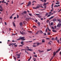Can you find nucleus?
I'll list each match as a JSON object with an SVG mask.
<instances>
[{"mask_svg": "<svg viewBox=\"0 0 61 61\" xmlns=\"http://www.w3.org/2000/svg\"><path fill=\"white\" fill-rule=\"evenodd\" d=\"M26 47L27 48V49L26 50H27V51H33V50L31 49H29V48L28 47L26 46Z\"/></svg>", "mask_w": 61, "mask_h": 61, "instance_id": "f257e3e1", "label": "nucleus"}, {"mask_svg": "<svg viewBox=\"0 0 61 61\" xmlns=\"http://www.w3.org/2000/svg\"><path fill=\"white\" fill-rule=\"evenodd\" d=\"M61 26V22L60 23V22H59L58 24V25H57V27H60V26Z\"/></svg>", "mask_w": 61, "mask_h": 61, "instance_id": "f03ea898", "label": "nucleus"}, {"mask_svg": "<svg viewBox=\"0 0 61 61\" xmlns=\"http://www.w3.org/2000/svg\"><path fill=\"white\" fill-rule=\"evenodd\" d=\"M48 2L47 3H45L44 4H43V5L44 6V5H45V7H44V8H46V5H48Z\"/></svg>", "mask_w": 61, "mask_h": 61, "instance_id": "7ed1b4c3", "label": "nucleus"}, {"mask_svg": "<svg viewBox=\"0 0 61 61\" xmlns=\"http://www.w3.org/2000/svg\"><path fill=\"white\" fill-rule=\"evenodd\" d=\"M20 40H23V41H24V40H25V39H24L25 38V37H20Z\"/></svg>", "mask_w": 61, "mask_h": 61, "instance_id": "20e7f679", "label": "nucleus"}, {"mask_svg": "<svg viewBox=\"0 0 61 61\" xmlns=\"http://www.w3.org/2000/svg\"><path fill=\"white\" fill-rule=\"evenodd\" d=\"M31 5V2L30 1H29L28 3V4L27 5V6H30V5Z\"/></svg>", "mask_w": 61, "mask_h": 61, "instance_id": "39448f33", "label": "nucleus"}, {"mask_svg": "<svg viewBox=\"0 0 61 61\" xmlns=\"http://www.w3.org/2000/svg\"><path fill=\"white\" fill-rule=\"evenodd\" d=\"M16 56H18V57L17 58H20V54H16Z\"/></svg>", "mask_w": 61, "mask_h": 61, "instance_id": "423d86ee", "label": "nucleus"}, {"mask_svg": "<svg viewBox=\"0 0 61 61\" xmlns=\"http://www.w3.org/2000/svg\"><path fill=\"white\" fill-rule=\"evenodd\" d=\"M0 8L1 9H0V11H1V12H2V11H3V9L2 8V6L0 5Z\"/></svg>", "mask_w": 61, "mask_h": 61, "instance_id": "0eeeda50", "label": "nucleus"}, {"mask_svg": "<svg viewBox=\"0 0 61 61\" xmlns=\"http://www.w3.org/2000/svg\"><path fill=\"white\" fill-rule=\"evenodd\" d=\"M60 6V5H55L54 6V7H57L58 6Z\"/></svg>", "mask_w": 61, "mask_h": 61, "instance_id": "6e6552de", "label": "nucleus"}, {"mask_svg": "<svg viewBox=\"0 0 61 61\" xmlns=\"http://www.w3.org/2000/svg\"><path fill=\"white\" fill-rule=\"evenodd\" d=\"M12 24L14 26H15V23L14 22H13Z\"/></svg>", "mask_w": 61, "mask_h": 61, "instance_id": "1a4fd4ad", "label": "nucleus"}, {"mask_svg": "<svg viewBox=\"0 0 61 61\" xmlns=\"http://www.w3.org/2000/svg\"><path fill=\"white\" fill-rule=\"evenodd\" d=\"M60 48L58 49V50H57L56 51V53H57L58 51H60Z\"/></svg>", "mask_w": 61, "mask_h": 61, "instance_id": "9d476101", "label": "nucleus"}, {"mask_svg": "<svg viewBox=\"0 0 61 61\" xmlns=\"http://www.w3.org/2000/svg\"><path fill=\"white\" fill-rule=\"evenodd\" d=\"M38 51H39L40 53H41V52H44V51H41L40 50H38Z\"/></svg>", "mask_w": 61, "mask_h": 61, "instance_id": "9b49d317", "label": "nucleus"}, {"mask_svg": "<svg viewBox=\"0 0 61 61\" xmlns=\"http://www.w3.org/2000/svg\"><path fill=\"white\" fill-rule=\"evenodd\" d=\"M54 17V16H52L51 17L49 18V19H51L53 18Z\"/></svg>", "mask_w": 61, "mask_h": 61, "instance_id": "f8f14e48", "label": "nucleus"}, {"mask_svg": "<svg viewBox=\"0 0 61 61\" xmlns=\"http://www.w3.org/2000/svg\"><path fill=\"white\" fill-rule=\"evenodd\" d=\"M20 26H22V25H23V24L22 23V22H20Z\"/></svg>", "mask_w": 61, "mask_h": 61, "instance_id": "ddd939ff", "label": "nucleus"}, {"mask_svg": "<svg viewBox=\"0 0 61 61\" xmlns=\"http://www.w3.org/2000/svg\"><path fill=\"white\" fill-rule=\"evenodd\" d=\"M53 21H56V19H54L53 20Z\"/></svg>", "mask_w": 61, "mask_h": 61, "instance_id": "4468645a", "label": "nucleus"}, {"mask_svg": "<svg viewBox=\"0 0 61 61\" xmlns=\"http://www.w3.org/2000/svg\"><path fill=\"white\" fill-rule=\"evenodd\" d=\"M56 5H59V4H60V2H57V3H56Z\"/></svg>", "mask_w": 61, "mask_h": 61, "instance_id": "2eb2a0df", "label": "nucleus"}, {"mask_svg": "<svg viewBox=\"0 0 61 61\" xmlns=\"http://www.w3.org/2000/svg\"><path fill=\"white\" fill-rule=\"evenodd\" d=\"M1 2L2 3H4V2L5 3H6V2H5V0H3L2 1H1Z\"/></svg>", "mask_w": 61, "mask_h": 61, "instance_id": "dca6fc26", "label": "nucleus"}, {"mask_svg": "<svg viewBox=\"0 0 61 61\" xmlns=\"http://www.w3.org/2000/svg\"><path fill=\"white\" fill-rule=\"evenodd\" d=\"M37 24H38V25L39 26H40V23L39 22H38V23H37Z\"/></svg>", "mask_w": 61, "mask_h": 61, "instance_id": "f3484780", "label": "nucleus"}, {"mask_svg": "<svg viewBox=\"0 0 61 61\" xmlns=\"http://www.w3.org/2000/svg\"><path fill=\"white\" fill-rule=\"evenodd\" d=\"M54 5V3H53L51 5V8H53V5Z\"/></svg>", "mask_w": 61, "mask_h": 61, "instance_id": "a211bd4d", "label": "nucleus"}, {"mask_svg": "<svg viewBox=\"0 0 61 61\" xmlns=\"http://www.w3.org/2000/svg\"><path fill=\"white\" fill-rule=\"evenodd\" d=\"M56 52L55 53V52H54L53 53V54H54V56H55L56 55Z\"/></svg>", "mask_w": 61, "mask_h": 61, "instance_id": "6ab92c4d", "label": "nucleus"}, {"mask_svg": "<svg viewBox=\"0 0 61 61\" xmlns=\"http://www.w3.org/2000/svg\"><path fill=\"white\" fill-rule=\"evenodd\" d=\"M17 18H19V16L18 15H17Z\"/></svg>", "mask_w": 61, "mask_h": 61, "instance_id": "aec40b11", "label": "nucleus"}, {"mask_svg": "<svg viewBox=\"0 0 61 61\" xmlns=\"http://www.w3.org/2000/svg\"><path fill=\"white\" fill-rule=\"evenodd\" d=\"M39 33V31H38L36 33V35H38Z\"/></svg>", "mask_w": 61, "mask_h": 61, "instance_id": "412c9836", "label": "nucleus"}, {"mask_svg": "<svg viewBox=\"0 0 61 61\" xmlns=\"http://www.w3.org/2000/svg\"><path fill=\"white\" fill-rule=\"evenodd\" d=\"M52 31L53 32H56V30H52Z\"/></svg>", "mask_w": 61, "mask_h": 61, "instance_id": "4be33fe9", "label": "nucleus"}, {"mask_svg": "<svg viewBox=\"0 0 61 61\" xmlns=\"http://www.w3.org/2000/svg\"><path fill=\"white\" fill-rule=\"evenodd\" d=\"M57 20L59 22H61V20L60 19H58Z\"/></svg>", "mask_w": 61, "mask_h": 61, "instance_id": "5701e85b", "label": "nucleus"}, {"mask_svg": "<svg viewBox=\"0 0 61 61\" xmlns=\"http://www.w3.org/2000/svg\"><path fill=\"white\" fill-rule=\"evenodd\" d=\"M36 44H37V46H38L39 45H40V43L38 42H37Z\"/></svg>", "mask_w": 61, "mask_h": 61, "instance_id": "b1692460", "label": "nucleus"}, {"mask_svg": "<svg viewBox=\"0 0 61 61\" xmlns=\"http://www.w3.org/2000/svg\"><path fill=\"white\" fill-rule=\"evenodd\" d=\"M42 42L43 43H44V42H45V40L43 39L42 41Z\"/></svg>", "mask_w": 61, "mask_h": 61, "instance_id": "393cba45", "label": "nucleus"}, {"mask_svg": "<svg viewBox=\"0 0 61 61\" xmlns=\"http://www.w3.org/2000/svg\"><path fill=\"white\" fill-rule=\"evenodd\" d=\"M28 32V33H32V31H29Z\"/></svg>", "mask_w": 61, "mask_h": 61, "instance_id": "a878e982", "label": "nucleus"}, {"mask_svg": "<svg viewBox=\"0 0 61 61\" xmlns=\"http://www.w3.org/2000/svg\"><path fill=\"white\" fill-rule=\"evenodd\" d=\"M13 57H14V59L15 60H15H16V57H15L14 56H13Z\"/></svg>", "mask_w": 61, "mask_h": 61, "instance_id": "bb28decb", "label": "nucleus"}, {"mask_svg": "<svg viewBox=\"0 0 61 61\" xmlns=\"http://www.w3.org/2000/svg\"><path fill=\"white\" fill-rule=\"evenodd\" d=\"M57 42L58 43H59H59H60V42H59V40H57Z\"/></svg>", "mask_w": 61, "mask_h": 61, "instance_id": "cd10ccee", "label": "nucleus"}, {"mask_svg": "<svg viewBox=\"0 0 61 61\" xmlns=\"http://www.w3.org/2000/svg\"><path fill=\"white\" fill-rule=\"evenodd\" d=\"M24 14H26V11H25L23 12Z\"/></svg>", "mask_w": 61, "mask_h": 61, "instance_id": "c85d7f7f", "label": "nucleus"}, {"mask_svg": "<svg viewBox=\"0 0 61 61\" xmlns=\"http://www.w3.org/2000/svg\"><path fill=\"white\" fill-rule=\"evenodd\" d=\"M50 34H51V32H48V35H50Z\"/></svg>", "mask_w": 61, "mask_h": 61, "instance_id": "c756f323", "label": "nucleus"}, {"mask_svg": "<svg viewBox=\"0 0 61 61\" xmlns=\"http://www.w3.org/2000/svg\"><path fill=\"white\" fill-rule=\"evenodd\" d=\"M52 49H48L47 50V51H50V50H51Z\"/></svg>", "mask_w": 61, "mask_h": 61, "instance_id": "7c9ffc66", "label": "nucleus"}, {"mask_svg": "<svg viewBox=\"0 0 61 61\" xmlns=\"http://www.w3.org/2000/svg\"><path fill=\"white\" fill-rule=\"evenodd\" d=\"M29 18H26V20H29Z\"/></svg>", "mask_w": 61, "mask_h": 61, "instance_id": "2f4dec72", "label": "nucleus"}, {"mask_svg": "<svg viewBox=\"0 0 61 61\" xmlns=\"http://www.w3.org/2000/svg\"><path fill=\"white\" fill-rule=\"evenodd\" d=\"M50 15H51L50 14L48 15L47 16V17H49L50 16Z\"/></svg>", "mask_w": 61, "mask_h": 61, "instance_id": "473e14b6", "label": "nucleus"}, {"mask_svg": "<svg viewBox=\"0 0 61 61\" xmlns=\"http://www.w3.org/2000/svg\"><path fill=\"white\" fill-rule=\"evenodd\" d=\"M10 18V19H12V18H13V17L12 16H11Z\"/></svg>", "mask_w": 61, "mask_h": 61, "instance_id": "72a5a7b5", "label": "nucleus"}, {"mask_svg": "<svg viewBox=\"0 0 61 61\" xmlns=\"http://www.w3.org/2000/svg\"><path fill=\"white\" fill-rule=\"evenodd\" d=\"M53 25V22H51V25Z\"/></svg>", "mask_w": 61, "mask_h": 61, "instance_id": "f704fd0d", "label": "nucleus"}, {"mask_svg": "<svg viewBox=\"0 0 61 61\" xmlns=\"http://www.w3.org/2000/svg\"><path fill=\"white\" fill-rule=\"evenodd\" d=\"M32 42V41H26V43H27V42Z\"/></svg>", "mask_w": 61, "mask_h": 61, "instance_id": "c9c22d12", "label": "nucleus"}, {"mask_svg": "<svg viewBox=\"0 0 61 61\" xmlns=\"http://www.w3.org/2000/svg\"><path fill=\"white\" fill-rule=\"evenodd\" d=\"M51 28H52V29H53L54 30L55 28L53 26H51Z\"/></svg>", "mask_w": 61, "mask_h": 61, "instance_id": "e433bc0d", "label": "nucleus"}, {"mask_svg": "<svg viewBox=\"0 0 61 61\" xmlns=\"http://www.w3.org/2000/svg\"><path fill=\"white\" fill-rule=\"evenodd\" d=\"M8 3H6L5 5H8Z\"/></svg>", "mask_w": 61, "mask_h": 61, "instance_id": "4c0bfd02", "label": "nucleus"}, {"mask_svg": "<svg viewBox=\"0 0 61 61\" xmlns=\"http://www.w3.org/2000/svg\"><path fill=\"white\" fill-rule=\"evenodd\" d=\"M48 13H46V16L47 15H48Z\"/></svg>", "mask_w": 61, "mask_h": 61, "instance_id": "58836bf2", "label": "nucleus"}, {"mask_svg": "<svg viewBox=\"0 0 61 61\" xmlns=\"http://www.w3.org/2000/svg\"><path fill=\"white\" fill-rule=\"evenodd\" d=\"M19 38H20L18 39H17V40H21V39H20V37Z\"/></svg>", "mask_w": 61, "mask_h": 61, "instance_id": "ea45409f", "label": "nucleus"}, {"mask_svg": "<svg viewBox=\"0 0 61 61\" xmlns=\"http://www.w3.org/2000/svg\"><path fill=\"white\" fill-rule=\"evenodd\" d=\"M14 46H15V47H17V45H14Z\"/></svg>", "mask_w": 61, "mask_h": 61, "instance_id": "a19ab883", "label": "nucleus"}, {"mask_svg": "<svg viewBox=\"0 0 61 61\" xmlns=\"http://www.w3.org/2000/svg\"><path fill=\"white\" fill-rule=\"evenodd\" d=\"M22 32H23V35L24 34V35H25V32H23V31H22Z\"/></svg>", "mask_w": 61, "mask_h": 61, "instance_id": "79ce46f5", "label": "nucleus"}, {"mask_svg": "<svg viewBox=\"0 0 61 61\" xmlns=\"http://www.w3.org/2000/svg\"><path fill=\"white\" fill-rule=\"evenodd\" d=\"M28 14L29 15H30V16H31V15H32V14L30 13H29Z\"/></svg>", "mask_w": 61, "mask_h": 61, "instance_id": "37998d69", "label": "nucleus"}, {"mask_svg": "<svg viewBox=\"0 0 61 61\" xmlns=\"http://www.w3.org/2000/svg\"><path fill=\"white\" fill-rule=\"evenodd\" d=\"M48 29L49 31H51V30H49L48 27Z\"/></svg>", "mask_w": 61, "mask_h": 61, "instance_id": "c03bdc74", "label": "nucleus"}, {"mask_svg": "<svg viewBox=\"0 0 61 61\" xmlns=\"http://www.w3.org/2000/svg\"><path fill=\"white\" fill-rule=\"evenodd\" d=\"M35 22L36 23H37V20H35Z\"/></svg>", "mask_w": 61, "mask_h": 61, "instance_id": "a18cd8bd", "label": "nucleus"}, {"mask_svg": "<svg viewBox=\"0 0 61 61\" xmlns=\"http://www.w3.org/2000/svg\"><path fill=\"white\" fill-rule=\"evenodd\" d=\"M48 44L49 45H51V43H50V42H49L48 43Z\"/></svg>", "mask_w": 61, "mask_h": 61, "instance_id": "49530a36", "label": "nucleus"}, {"mask_svg": "<svg viewBox=\"0 0 61 61\" xmlns=\"http://www.w3.org/2000/svg\"><path fill=\"white\" fill-rule=\"evenodd\" d=\"M34 2H35V3H36V1H33V2H32V3H34Z\"/></svg>", "mask_w": 61, "mask_h": 61, "instance_id": "de8ad7c7", "label": "nucleus"}, {"mask_svg": "<svg viewBox=\"0 0 61 61\" xmlns=\"http://www.w3.org/2000/svg\"><path fill=\"white\" fill-rule=\"evenodd\" d=\"M13 45V44H10V45H9V46H11V45Z\"/></svg>", "mask_w": 61, "mask_h": 61, "instance_id": "09e8293b", "label": "nucleus"}, {"mask_svg": "<svg viewBox=\"0 0 61 61\" xmlns=\"http://www.w3.org/2000/svg\"><path fill=\"white\" fill-rule=\"evenodd\" d=\"M56 40H57V37H56L55 39Z\"/></svg>", "mask_w": 61, "mask_h": 61, "instance_id": "8fccbe9b", "label": "nucleus"}, {"mask_svg": "<svg viewBox=\"0 0 61 61\" xmlns=\"http://www.w3.org/2000/svg\"><path fill=\"white\" fill-rule=\"evenodd\" d=\"M41 34H43V32L42 31H41Z\"/></svg>", "mask_w": 61, "mask_h": 61, "instance_id": "3c124183", "label": "nucleus"}, {"mask_svg": "<svg viewBox=\"0 0 61 61\" xmlns=\"http://www.w3.org/2000/svg\"><path fill=\"white\" fill-rule=\"evenodd\" d=\"M33 56H35V57H37V55H34Z\"/></svg>", "mask_w": 61, "mask_h": 61, "instance_id": "603ef678", "label": "nucleus"}, {"mask_svg": "<svg viewBox=\"0 0 61 61\" xmlns=\"http://www.w3.org/2000/svg\"><path fill=\"white\" fill-rule=\"evenodd\" d=\"M32 46H33V47H36V45H33Z\"/></svg>", "mask_w": 61, "mask_h": 61, "instance_id": "864d4df0", "label": "nucleus"}, {"mask_svg": "<svg viewBox=\"0 0 61 61\" xmlns=\"http://www.w3.org/2000/svg\"><path fill=\"white\" fill-rule=\"evenodd\" d=\"M22 41H21L22 42H20L21 44H22V43H24V42Z\"/></svg>", "mask_w": 61, "mask_h": 61, "instance_id": "5fc2aeb1", "label": "nucleus"}, {"mask_svg": "<svg viewBox=\"0 0 61 61\" xmlns=\"http://www.w3.org/2000/svg\"><path fill=\"white\" fill-rule=\"evenodd\" d=\"M36 15H40V14H36Z\"/></svg>", "mask_w": 61, "mask_h": 61, "instance_id": "6e6d98bb", "label": "nucleus"}, {"mask_svg": "<svg viewBox=\"0 0 61 61\" xmlns=\"http://www.w3.org/2000/svg\"><path fill=\"white\" fill-rule=\"evenodd\" d=\"M5 25H7V24H6V22H5Z\"/></svg>", "mask_w": 61, "mask_h": 61, "instance_id": "4d7b16f0", "label": "nucleus"}, {"mask_svg": "<svg viewBox=\"0 0 61 61\" xmlns=\"http://www.w3.org/2000/svg\"><path fill=\"white\" fill-rule=\"evenodd\" d=\"M46 39H47V40H49V38H46Z\"/></svg>", "mask_w": 61, "mask_h": 61, "instance_id": "13d9d810", "label": "nucleus"}, {"mask_svg": "<svg viewBox=\"0 0 61 61\" xmlns=\"http://www.w3.org/2000/svg\"><path fill=\"white\" fill-rule=\"evenodd\" d=\"M39 7H39V6H37L36 7V8H39Z\"/></svg>", "mask_w": 61, "mask_h": 61, "instance_id": "bf43d9fd", "label": "nucleus"}, {"mask_svg": "<svg viewBox=\"0 0 61 61\" xmlns=\"http://www.w3.org/2000/svg\"><path fill=\"white\" fill-rule=\"evenodd\" d=\"M53 56L52 57L51 59L50 60V61H51V60H52V59H53Z\"/></svg>", "mask_w": 61, "mask_h": 61, "instance_id": "052dcab7", "label": "nucleus"}, {"mask_svg": "<svg viewBox=\"0 0 61 61\" xmlns=\"http://www.w3.org/2000/svg\"><path fill=\"white\" fill-rule=\"evenodd\" d=\"M46 32H47V28L46 29Z\"/></svg>", "mask_w": 61, "mask_h": 61, "instance_id": "680f3d73", "label": "nucleus"}, {"mask_svg": "<svg viewBox=\"0 0 61 61\" xmlns=\"http://www.w3.org/2000/svg\"><path fill=\"white\" fill-rule=\"evenodd\" d=\"M36 59L35 58L34 59V61H36Z\"/></svg>", "mask_w": 61, "mask_h": 61, "instance_id": "e2e57ef3", "label": "nucleus"}, {"mask_svg": "<svg viewBox=\"0 0 61 61\" xmlns=\"http://www.w3.org/2000/svg\"><path fill=\"white\" fill-rule=\"evenodd\" d=\"M52 40H54V38H52L51 39Z\"/></svg>", "mask_w": 61, "mask_h": 61, "instance_id": "0e129e2a", "label": "nucleus"}, {"mask_svg": "<svg viewBox=\"0 0 61 61\" xmlns=\"http://www.w3.org/2000/svg\"><path fill=\"white\" fill-rule=\"evenodd\" d=\"M60 56H61V51H60Z\"/></svg>", "mask_w": 61, "mask_h": 61, "instance_id": "69168bd1", "label": "nucleus"}, {"mask_svg": "<svg viewBox=\"0 0 61 61\" xmlns=\"http://www.w3.org/2000/svg\"><path fill=\"white\" fill-rule=\"evenodd\" d=\"M36 43H34L33 44V45H36Z\"/></svg>", "mask_w": 61, "mask_h": 61, "instance_id": "338daca9", "label": "nucleus"}, {"mask_svg": "<svg viewBox=\"0 0 61 61\" xmlns=\"http://www.w3.org/2000/svg\"><path fill=\"white\" fill-rule=\"evenodd\" d=\"M59 40L60 41H61V38H60Z\"/></svg>", "mask_w": 61, "mask_h": 61, "instance_id": "774afa93", "label": "nucleus"}]
</instances>
